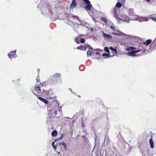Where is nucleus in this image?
Returning <instances> with one entry per match:
<instances>
[{
    "mask_svg": "<svg viewBox=\"0 0 156 156\" xmlns=\"http://www.w3.org/2000/svg\"><path fill=\"white\" fill-rule=\"evenodd\" d=\"M46 86L42 83L39 84H36L34 87V90L39 95V96H46L51 95L53 93V91L51 89L46 90L45 88Z\"/></svg>",
    "mask_w": 156,
    "mask_h": 156,
    "instance_id": "1",
    "label": "nucleus"
},
{
    "mask_svg": "<svg viewBox=\"0 0 156 156\" xmlns=\"http://www.w3.org/2000/svg\"><path fill=\"white\" fill-rule=\"evenodd\" d=\"M112 11L114 12V16L117 19H119L122 20L123 21H126L127 20V16H126L124 14L121 15L120 17H118V16L117 13V7H115L113 10Z\"/></svg>",
    "mask_w": 156,
    "mask_h": 156,
    "instance_id": "2",
    "label": "nucleus"
},
{
    "mask_svg": "<svg viewBox=\"0 0 156 156\" xmlns=\"http://www.w3.org/2000/svg\"><path fill=\"white\" fill-rule=\"evenodd\" d=\"M61 75L60 73H56L54 74L51 79V82L52 83L58 82L59 79H60Z\"/></svg>",
    "mask_w": 156,
    "mask_h": 156,
    "instance_id": "3",
    "label": "nucleus"
},
{
    "mask_svg": "<svg viewBox=\"0 0 156 156\" xmlns=\"http://www.w3.org/2000/svg\"><path fill=\"white\" fill-rule=\"evenodd\" d=\"M86 4L84 9L86 11H90L93 6L89 0H82Z\"/></svg>",
    "mask_w": 156,
    "mask_h": 156,
    "instance_id": "4",
    "label": "nucleus"
},
{
    "mask_svg": "<svg viewBox=\"0 0 156 156\" xmlns=\"http://www.w3.org/2000/svg\"><path fill=\"white\" fill-rule=\"evenodd\" d=\"M141 51V50H132L128 52V54L129 55L131 56H136V53L138 52Z\"/></svg>",
    "mask_w": 156,
    "mask_h": 156,
    "instance_id": "5",
    "label": "nucleus"
},
{
    "mask_svg": "<svg viewBox=\"0 0 156 156\" xmlns=\"http://www.w3.org/2000/svg\"><path fill=\"white\" fill-rule=\"evenodd\" d=\"M34 94L36 95L38 98L42 102H44L45 104H47L48 103V101L46 100L45 99L39 96V95H37V94Z\"/></svg>",
    "mask_w": 156,
    "mask_h": 156,
    "instance_id": "6",
    "label": "nucleus"
},
{
    "mask_svg": "<svg viewBox=\"0 0 156 156\" xmlns=\"http://www.w3.org/2000/svg\"><path fill=\"white\" fill-rule=\"evenodd\" d=\"M16 55V51H15L10 52L8 54V56L10 58L15 57Z\"/></svg>",
    "mask_w": 156,
    "mask_h": 156,
    "instance_id": "7",
    "label": "nucleus"
},
{
    "mask_svg": "<svg viewBox=\"0 0 156 156\" xmlns=\"http://www.w3.org/2000/svg\"><path fill=\"white\" fill-rule=\"evenodd\" d=\"M77 4L76 2V0H73L72 2V3L70 5V7L72 8H73L76 7Z\"/></svg>",
    "mask_w": 156,
    "mask_h": 156,
    "instance_id": "8",
    "label": "nucleus"
},
{
    "mask_svg": "<svg viewBox=\"0 0 156 156\" xmlns=\"http://www.w3.org/2000/svg\"><path fill=\"white\" fill-rule=\"evenodd\" d=\"M84 50L85 51L86 50L87 48L89 49V50H90L91 51H92L93 50V49L89 45L85 44L84 45Z\"/></svg>",
    "mask_w": 156,
    "mask_h": 156,
    "instance_id": "9",
    "label": "nucleus"
},
{
    "mask_svg": "<svg viewBox=\"0 0 156 156\" xmlns=\"http://www.w3.org/2000/svg\"><path fill=\"white\" fill-rule=\"evenodd\" d=\"M102 33L104 37L108 39H111L112 38V36L111 35L105 33L103 31H102Z\"/></svg>",
    "mask_w": 156,
    "mask_h": 156,
    "instance_id": "10",
    "label": "nucleus"
},
{
    "mask_svg": "<svg viewBox=\"0 0 156 156\" xmlns=\"http://www.w3.org/2000/svg\"><path fill=\"white\" fill-rule=\"evenodd\" d=\"M151 40L150 39H149L147 40L146 42H144L143 44L144 45H146L147 46H148L151 42Z\"/></svg>",
    "mask_w": 156,
    "mask_h": 156,
    "instance_id": "11",
    "label": "nucleus"
},
{
    "mask_svg": "<svg viewBox=\"0 0 156 156\" xmlns=\"http://www.w3.org/2000/svg\"><path fill=\"white\" fill-rule=\"evenodd\" d=\"M149 143L151 147V148H153L154 147V143L153 141V139L152 138H150L149 140Z\"/></svg>",
    "mask_w": 156,
    "mask_h": 156,
    "instance_id": "12",
    "label": "nucleus"
},
{
    "mask_svg": "<svg viewBox=\"0 0 156 156\" xmlns=\"http://www.w3.org/2000/svg\"><path fill=\"white\" fill-rule=\"evenodd\" d=\"M59 145H62L63 147V148L65 150H66L67 148V144H65L64 142H62L60 143Z\"/></svg>",
    "mask_w": 156,
    "mask_h": 156,
    "instance_id": "13",
    "label": "nucleus"
},
{
    "mask_svg": "<svg viewBox=\"0 0 156 156\" xmlns=\"http://www.w3.org/2000/svg\"><path fill=\"white\" fill-rule=\"evenodd\" d=\"M109 49L112 51L115 54H117L118 53V51H117L116 47L115 48H114L112 47H110Z\"/></svg>",
    "mask_w": 156,
    "mask_h": 156,
    "instance_id": "14",
    "label": "nucleus"
},
{
    "mask_svg": "<svg viewBox=\"0 0 156 156\" xmlns=\"http://www.w3.org/2000/svg\"><path fill=\"white\" fill-rule=\"evenodd\" d=\"M51 136L53 137H56L57 136V132L56 130H54L51 133Z\"/></svg>",
    "mask_w": 156,
    "mask_h": 156,
    "instance_id": "15",
    "label": "nucleus"
},
{
    "mask_svg": "<svg viewBox=\"0 0 156 156\" xmlns=\"http://www.w3.org/2000/svg\"><path fill=\"white\" fill-rule=\"evenodd\" d=\"M133 9H130L128 11V14L130 16H133L134 13L133 12Z\"/></svg>",
    "mask_w": 156,
    "mask_h": 156,
    "instance_id": "16",
    "label": "nucleus"
},
{
    "mask_svg": "<svg viewBox=\"0 0 156 156\" xmlns=\"http://www.w3.org/2000/svg\"><path fill=\"white\" fill-rule=\"evenodd\" d=\"M151 45L153 46V48H156V38L152 42Z\"/></svg>",
    "mask_w": 156,
    "mask_h": 156,
    "instance_id": "17",
    "label": "nucleus"
},
{
    "mask_svg": "<svg viewBox=\"0 0 156 156\" xmlns=\"http://www.w3.org/2000/svg\"><path fill=\"white\" fill-rule=\"evenodd\" d=\"M76 48L78 49H80L82 50H84V45H83L82 44H81L80 46L77 47Z\"/></svg>",
    "mask_w": 156,
    "mask_h": 156,
    "instance_id": "18",
    "label": "nucleus"
},
{
    "mask_svg": "<svg viewBox=\"0 0 156 156\" xmlns=\"http://www.w3.org/2000/svg\"><path fill=\"white\" fill-rule=\"evenodd\" d=\"M100 20L106 23H107V20L105 17H102L100 18Z\"/></svg>",
    "mask_w": 156,
    "mask_h": 156,
    "instance_id": "19",
    "label": "nucleus"
},
{
    "mask_svg": "<svg viewBox=\"0 0 156 156\" xmlns=\"http://www.w3.org/2000/svg\"><path fill=\"white\" fill-rule=\"evenodd\" d=\"M112 34H114L115 35H123L124 34L122 32H120L119 33H117L115 32L112 33Z\"/></svg>",
    "mask_w": 156,
    "mask_h": 156,
    "instance_id": "20",
    "label": "nucleus"
},
{
    "mask_svg": "<svg viewBox=\"0 0 156 156\" xmlns=\"http://www.w3.org/2000/svg\"><path fill=\"white\" fill-rule=\"evenodd\" d=\"M122 6V5L120 2H118L116 4V5L115 7H117L119 8H120Z\"/></svg>",
    "mask_w": 156,
    "mask_h": 156,
    "instance_id": "21",
    "label": "nucleus"
},
{
    "mask_svg": "<svg viewBox=\"0 0 156 156\" xmlns=\"http://www.w3.org/2000/svg\"><path fill=\"white\" fill-rule=\"evenodd\" d=\"M104 50L106 52L108 53L109 52V49L108 47H105L104 48Z\"/></svg>",
    "mask_w": 156,
    "mask_h": 156,
    "instance_id": "22",
    "label": "nucleus"
},
{
    "mask_svg": "<svg viewBox=\"0 0 156 156\" xmlns=\"http://www.w3.org/2000/svg\"><path fill=\"white\" fill-rule=\"evenodd\" d=\"M91 51L90 50H88L87 51V55L88 56H89V55H91Z\"/></svg>",
    "mask_w": 156,
    "mask_h": 156,
    "instance_id": "23",
    "label": "nucleus"
},
{
    "mask_svg": "<svg viewBox=\"0 0 156 156\" xmlns=\"http://www.w3.org/2000/svg\"><path fill=\"white\" fill-rule=\"evenodd\" d=\"M102 56H107L108 57H110V54H105V53H103L102 54Z\"/></svg>",
    "mask_w": 156,
    "mask_h": 156,
    "instance_id": "24",
    "label": "nucleus"
},
{
    "mask_svg": "<svg viewBox=\"0 0 156 156\" xmlns=\"http://www.w3.org/2000/svg\"><path fill=\"white\" fill-rule=\"evenodd\" d=\"M80 42L81 43H84L85 41V39L83 38H81L80 39Z\"/></svg>",
    "mask_w": 156,
    "mask_h": 156,
    "instance_id": "25",
    "label": "nucleus"
},
{
    "mask_svg": "<svg viewBox=\"0 0 156 156\" xmlns=\"http://www.w3.org/2000/svg\"><path fill=\"white\" fill-rule=\"evenodd\" d=\"M151 19L152 20L156 22V17H152L151 18Z\"/></svg>",
    "mask_w": 156,
    "mask_h": 156,
    "instance_id": "26",
    "label": "nucleus"
},
{
    "mask_svg": "<svg viewBox=\"0 0 156 156\" xmlns=\"http://www.w3.org/2000/svg\"><path fill=\"white\" fill-rule=\"evenodd\" d=\"M110 28L112 30H114V31L115 30V28L114 27L112 26H110Z\"/></svg>",
    "mask_w": 156,
    "mask_h": 156,
    "instance_id": "27",
    "label": "nucleus"
},
{
    "mask_svg": "<svg viewBox=\"0 0 156 156\" xmlns=\"http://www.w3.org/2000/svg\"><path fill=\"white\" fill-rule=\"evenodd\" d=\"M39 81H40V80L39 79V78L37 79L36 81H37V84H39L40 83H39Z\"/></svg>",
    "mask_w": 156,
    "mask_h": 156,
    "instance_id": "28",
    "label": "nucleus"
},
{
    "mask_svg": "<svg viewBox=\"0 0 156 156\" xmlns=\"http://www.w3.org/2000/svg\"><path fill=\"white\" fill-rule=\"evenodd\" d=\"M57 145H58L56 144V145H54L53 146V148L55 150H56V149Z\"/></svg>",
    "mask_w": 156,
    "mask_h": 156,
    "instance_id": "29",
    "label": "nucleus"
},
{
    "mask_svg": "<svg viewBox=\"0 0 156 156\" xmlns=\"http://www.w3.org/2000/svg\"><path fill=\"white\" fill-rule=\"evenodd\" d=\"M76 42L77 44H79V43H80V42H79V40H78V41H77V39H76Z\"/></svg>",
    "mask_w": 156,
    "mask_h": 156,
    "instance_id": "30",
    "label": "nucleus"
},
{
    "mask_svg": "<svg viewBox=\"0 0 156 156\" xmlns=\"http://www.w3.org/2000/svg\"><path fill=\"white\" fill-rule=\"evenodd\" d=\"M57 141V140H55V141L52 143V146L54 145L55 143Z\"/></svg>",
    "mask_w": 156,
    "mask_h": 156,
    "instance_id": "31",
    "label": "nucleus"
},
{
    "mask_svg": "<svg viewBox=\"0 0 156 156\" xmlns=\"http://www.w3.org/2000/svg\"><path fill=\"white\" fill-rule=\"evenodd\" d=\"M125 50L126 51H128L129 50V48L128 47Z\"/></svg>",
    "mask_w": 156,
    "mask_h": 156,
    "instance_id": "32",
    "label": "nucleus"
},
{
    "mask_svg": "<svg viewBox=\"0 0 156 156\" xmlns=\"http://www.w3.org/2000/svg\"><path fill=\"white\" fill-rule=\"evenodd\" d=\"M151 0H144V1H146L147 2H149Z\"/></svg>",
    "mask_w": 156,
    "mask_h": 156,
    "instance_id": "33",
    "label": "nucleus"
},
{
    "mask_svg": "<svg viewBox=\"0 0 156 156\" xmlns=\"http://www.w3.org/2000/svg\"><path fill=\"white\" fill-rule=\"evenodd\" d=\"M96 55H100V54H99V52H96Z\"/></svg>",
    "mask_w": 156,
    "mask_h": 156,
    "instance_id": "34",
    "label": "nucleus"
},
{
    "mask_svg": "<svg viewBox=\"0 0 156 156\" xmlns=\"http://www.w3.org/2000/svg\"><path fill=\"white\" fill-rule=\"evenodd\" d=\"M57 111H55V115H57Z\"/></svg>",
    "mask_w": 156,
    "mask_h": 156,
    "instance_id": "35",
    "label": "nucleus"
},
{
    "mask_svg": "<svg viewBox=\"0 0 156 156\" xmlns=\"http://www.w3.org/2000/svg\"><path fill=\"white\" fill-rule=\"evenodd\" d=\"M141 144H140L139 145V148H140V147H141Z\"/></svg>",
    "mask_w": 156,
    "mask_h": 156,
    "instance_id": "36",
    "label": "nucleus"
},
{
    "mask_svg": "<svg viewBox=\"0 0 156 156\" xmlns=\"http://www.w3.org/2000/svg\"><path fill=\"white\" fill-rule=\"evenodd\" d=\"M78 96L79 97V98H80L81 97V96L80 95H78Z\"/></svg>",
    "mask_w": 156,
    "mask_h": 156,
    "instance_id": "37",
    "label": "nucleus"
},
{
    "mask_svg": "<svg viewBox=\"0 0 156 156\" xmlns=\"http://www.w3.org/2000/svg\"><path fill=\"white\" fill-rule=\"evenodd\" d=\"M60 83H61V82H62L61 81V79H60Z\"/></svg>",
    "mask_w": 156,
    "mask_h": 156,
    "instance_id": "38",
    "label": "nucleus"
},
{
    "mask_svg": "<svg viewBox=\"0 0 156 156\" xmlns=\"http://www.w3.org/2000/svg\"><path fill=\"white\" fill-rule=\"evenodd\" d=\"M17 80H19H19H19V79H17Z\"/></svg>",
    "mask_w": 156,
    "mask_h": 156,
    "instance_id": "39",
    "label": "nucleus"
}]
</instances>
